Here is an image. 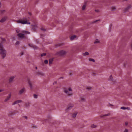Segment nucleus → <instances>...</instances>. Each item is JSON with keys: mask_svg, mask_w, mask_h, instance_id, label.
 <instances>
[{"mask_svg": "<svg viewBox=\"0 0 132 132\" xmlns=\"http://www.w3.org/2000/svg\"><path fill=\"white\" fill-rule=\"evenodd\" d=\"M82 55L83 56H86L89 55V53L88 52H86L85 53H82Z\"/></svg>", "mask_w": 132, "mask_h": 132, "instance_id": "nucleus-18", "label": "nucleus"}, {"mask_svg": "<svg viewBox=\"0 0 132 132\" xmlns=\"http://www.w3.org/2000/svg\"><path fill=\"white\" fill-rule=\"evenodd\" d=\"M88 60L89 61H91L94 62L95 61V60L94 59L92 58H89Z\"/></svg>", "mask_w": 132, "mask_h": 132, "instance_id": "nucleus-25", "label": "nucleus"}, {"mask_svg": "<svg viewBox=\"0 0 132 132\" xmlns=\"http://www.w3.org/2000/svg\"><path fill=\"white\" fill-rule=\"evenodd\" d=\"M28 84L31 88H32V85L31 82L30 81H28Z\"/></svg>", "mask_w": 132, "mask_h": 132, "instance_id": "nucleus-21", "label": "nucleus"}, {"mask_svg": "<svg viewBox=\"0 0 132 132\" xmlns=\"http://www.w3.org/2000/svg\"><path fill=\"white\" fill-rule=\"evenodd\" d=\"M57 83V82L56 81H54L53 83V85H55V84H56Z\"/></svg>", "mask_w": 132, "mask_h": 132, "instance_id": "nucleus-37", "label": "nucleus"}, {"mask_svg": "<svg viewBox=\"0 0 132 132\" xmlns=\"http://www.w3.org/2000/svg\"><path fill=\"white\" fill-rule=\"evenodd\" d=\"M19 44V42L18 41H17L16 43V44Z\"/></svg>", "mask_w": 132, "mask_h": 132, "instance_id": "nucleus-41", "label": "nucleus"}, {"mask_svg": "<svg viewBox=\"0 0 132 132\" xmlns=\"http://www.w3.org/2000/svg\"><path fill=\"white\" fill-rule=\"evenodd\" d=\"M67 53V52L65 51L62 50L59 52V54L60 55L62 56L65 55Z\"/></svg>", "mask_w": 132, "mask_h": 132, "instance_id": "nucleus-9", "label": "nucleus"}, {"mask_svg": "<svg viewBox=\"0 0 132 132\" xmlns=\"http://www.w3.org/2000/svg\"><path fill=\"white\" fill-rule=\"evenodd\" d=\"M46 55V54L45 53H44L42 54L41 55V56H45V55Z\"/></svg>", "mask_w": 132, "mask_h": 132, "instance_id": "nucleus-34", "label": "nucleus"}, {"mask_svg": "<svg viewBox=\"0 0 132 132\" xmlns=\"http://www.w3.org/2000/svg\"><path fill=\"white\" fill-rule=\"evenodd\" d=\"M96 125L94 124H92L91 126V127L92 128H96Z\"/></svg>", "mask_w": 132, "mask_h": 132, "instance_id": "nucleus-23", "label": "nucleus"}, {"mask_svg": "<svg viewBox=\"0 0 132 132\" xmlns=\"http://www.w3.org/2000/svg\"><path fill=\"white\" fill-rule=\"evenodd\" d=\"M22 102V101L21 100H19L15 101L13 103L12 105H14L16 104H18L19 103H21Z\"/></svg>", "mask_w": 132, "mask_h": 132, "instance_id": "nucleus-12", "label": "nucleus"}, {"mask_svg": "<svg viewBox=\"0 0 132 132\" xmlns=\"http://www.w3.org/2000/svg\"><path fill=\"white\" fill-rule=\"evenodd\" d=\"M42 30H44V29H42Z\"/></svg>", "mask_w": 132, "mask_h": 132, "instance_id": "nucleus-48", "label": "nucleus"}, {"mask_svg": "<svg viewBox=\"0 0 132 132\" xmlns=\"http://www.w3.org/2000/svg\"><path fill=\"white\" fill-rule=\"evenodd\" d=\"M15 76H11L9 79V82H12L13 81V80L15 78Z\"/></svg>", "mask_w": 132, "mask_h": 132, "instance_id": "nucleus-10", "label": "nucleus"}, {"mask_svg": "<svg viewBox=\"0 0 132 132\" xmlns=\"http://www.w3.org/2000/svg\"><path fill=\"white\" fill-rule=\"evenodd\" d=\"M6 51L4 48L3 45V44H0V55L3 58H4L6 56Z\"/></svg>", "mask_w": 132, "mask_h": 132, "instance_id": "nucleus-1", "label": "nucleus"}, {"mask_svg": "<svg viewBox=\"0 0 132 132\" xmlns=\"http://www.w3.org/2000/svg\"><path fill=\"white\" fill-rule=\"evenodd\" d=\"M86 7V5H84L82 7V10H84L85 9Z\"/></svg>", "mask_w": 132, "mask_h": 132, "instance_id": "nucleus-30", "label": "nucleus"}, {"mask_svg": "<svg viewBox=\"0 0 132 132\" xmlns=\"http://www.w3.org/2000/svg\"><path fill=\"white\" fill-rule=\"evenodd\" d=\"M36 75L37 76H42L45 75L44 73L42 72H38L36 73Z\"/></svg>", "mask_w": 132, "mask_h": 132, "instance_id": "nucleus-7", "label": "nucleus"}, {"mask_svg": "<svg viewBox=\"0 0 132 132\" xmlns=\"http://www.w3.org/2000/svg\"><path fill=\"white\" fill-rule=\"evenodd\" d=\"M4 91V89H0V92H3Z\"/></svg>", "mask_w": 132, "mask_h": 132, "instance_id": "nucleus-35", "label": "nucleus"}, {"mask_svg": "<svg viewBox=\"0 0 132 132\" xmlns=\"http://www.w3.org/2000/svg\"><path fill=\"white\" fill-rule=\"evenodd\" d=\"M23 117L25 119H28V117H27V116H23Z\"/></svg>", "mask_w": 132, "mask_h": 132, "instance_id": "nucleus-36", "label": "nucleus"}, {"mask_svg": "<svg viewBox=\"0 0 132 132\" xmlns=\"http://www.w3.org/2000/svg\"><path fill=\"white\" fill-rule=\"evenodd\" d=\"M16 22L18 23H20L22 24H29L30 22L28 20L27 18L24 17L21 19L16 21Z\"/></svg>", "mask_w": 132, "mask_h": 132, "instance_id": "nucleus-2", "label": "nucleus"}, {"mask_svg": "<svg viewBox=\"0 0 132 132\" xmlns=\"http://www.w3.org/2000/svg\"><path fill=\"white\" fill-rule=\"evenodd\" d=\"M11 93H10L7 96L6 98L4 100L5 102H6L9 100L11 98Z\"/></svg>", "mask_w": 132, "mask_h": 132, "instance_id": "nucleus-6", "label": "nucleus"}, {"mask_svg": "<svg viewBox=\"0 0 132 132\" xmlns=\"http://www.w3.org/2000/svg\"><path fill=\"white\" fill-rule=\"evenodd\" d=\"M100 21V19L96 20H95L93 21L92 22V23H95L97 22L98 21Z\"/></svg>", "mask_w": 132, "mask_h": 132, "instance_id": "nucleus-24", "label": "nucleus"}, {"mask_svg": "<svg viewBox=\"0 0 132 132\" xmlns=\"http://www.w3.org/2000/svg\"><path fill=\"white\" fill-rule=\"evenodd\" d=\"M1 12L2 13H4L5 12V10H1Z\"/></svg>", "mask_w": 132, "mask_h": 132, "instance_id": "nucleus-32", "label": "nucleus"}, {"mask_svg": "<svg viewBox=\"0 0 132 132\" xmlns=\"http://www.w3.org/2000/svg\"><path fill=\"white\" fill-rule=\"evenodd\" d=\"M125 124L126 125H127L128 124V123L127 122H126L125 123Z\"/></svg>", "mask_w": 132, "mask_h": 132, "instance_id": "nucleus-45", "label": "nucleus"}, {"mask_svg": "<svg viewBox=\"0 0 132 132\" xmlns=\"http://www.w3.org/2000/svg\"><path fill=\"white\" fill-rule=\"evenodd\" d=\"M16 32L17 33H22L23 34H30V32L28 31H21L19 29H16Z\"/></svg>", "mask_w": 132, "mask_h": 132, "instance_id": "nucleus-4", "label": "nucleus"}, {"mask_svg": "<svg viewBox=\"0 0 132 132\" xmlns=\"http://www.w3.org/2000/svg\"><path fill=\"white\" fill-rule=\"evenodd\" d=\"M73 106L74 105L73 104H70L69 105L66 109V111H68V110L71 109L73 107Z\"/></svg>", "mask_w": 132, "mask_h": 132, "instance_id": "nucleus-8", "label": "nucleus"}, {"mask_svg": "<svg viewBox=\"0 0 132 132\" xmlns=\"http://www.w3.org/2000/svg\"><path fill=\"white\" fill-rule=\"evenodd\" d=\"M72 89L71 87H69L68 89H64V93L67 94L69 96H71L73 95V93L72 91Z\"/></svg>", "mask_w": 132, "mask_h": 132, "instance_id": "nucleus-3", "label": "nucleus"}, {"mask_svg": "<svg viewBox=\"0 0 132 132\" xmlns=\"http://www.w3.org/2000/svg\"><path fill=\"white\" fill-rule=\"evenodd\" d=\"M77 37L75 35H73L71 36L70 37V39L71 40H72L75 39H77Z\"/></svg>", "mask_w": 132, "mask_h": 132, "instance_id": "nucleus-13", "label": "nucleus"}, {"mask_svg": "<svg viewBox=\"0 0 132 132\" xmlns=\"http://www.w3.org/2000/svg\"><path fill=\"white\" fill-rule=\"evenodd\" d=\"M132 6L131 5H128L125 9V11H126L128 10L129 9L131 8Z\"/></svg>", "mask_w": 132, "mask_h": 132, "instance_id": "nucleus-15", "label": "nucleus"}, {"mask_svg": "<svg viewBox=\"0 0 132 132\" xmlns=\"http://www.w3.org/2000/svg\"><path fill=\"white\" fill-rule=\"evenodd\" d=\"M30 104L29 102H26L25 103V106L26 108H29L30 107Z\"/></svg>", "mask_w": 132, "mask_h": 132, "instance_id": "nucleus-16", "label": "nucleus"}, {"mask_svg": "<svg viewBox=\"0 0 132 132\" xmlns=\"http://www.w3.org/2000/svg\"><path fill=\"white\" fill-rule=\"evenodd\" d=\"M32 46L34 48H35L36 47L35 46L32 45Z\"/></svg>", "mask_w": 132, "mask_h": 132, "instance_id": "nucleus-43", "label": "nucleus"}, {"mask_svg": "<svg viewBox=\"0 0 132 132\" xmlns=\"http://www.w3.org/2000/svg\"><path fill=\"white\" fill-rule=\"evenodd\" d=\"M25 91V89L24 88L21 89L19 91V93L20 94H22Z\"/></svg>", "mask_w": 132, "mask_h": 132, "instance_id": "nucleus-11", "label": "nucleus"}, {"mask_svg": "<svg viewBox=\"0 0 132 132\" xmlns=\"http://www.w3.org/2000/svg\"><path fill=\"white\" fill-rule=\"evenodd\" d=\"M52 63V61H51L50 60V61H49V63H50V64H51V63Z\"/></svg>", "mask_w": 132, "mask_h": 132, "instance_id": "nucleus-42", "label": "nucleus"}, {"mask_svg": "<svg viewBox=\"0 0 132 132\" xmlns=\"http://www.w3.org/2000/svg\"><path fill=\"white\" fill-rule=\"evenodd\" d=\"M36 69H37V67H36Z\"/></svg>", "mask_w": 132, "mask_h": 132, "instance_id": "nucleus-47", "label": "nucleus"}, {"mask_svg": "<svg viewBox=\"0 0 132 132\" xmlns=\"http://www.w3.org/2000/svg\"><path fill=\"white\" fill-rule=\"evenodd\" d=\"M85 101V99L84 97H81L80 98V101L81 102H84Z\"/></svg>", "mask_w": 132, "mask_h": 132, "instance_id": "nucleus-19", "label": "nucleus"}, {"mask_svg": "<svg viewBox=\"0 0 132 132\" xmlns=\"http://www.w3.org/2000/svg\"><path fill=\"white\" fill-rule=\"evenodd\" d=\"M109 80L110 81H112L113 80V77L111 75L110 76L109 78Z\"/></svg>", "mask_w": 132, "mask_h": 132, "instance_id": "nucleus-26", "label": "nucleus"}, {"mask_svg": "<svg viewBox=\"0 0 132 132\" xmlns=\"http://www.w3.org/2000/svg\"><path fill=\"white\" fill-rule=\"evenodd\" d=\"M128 108H125L124 107H122L121 108V109L122 110H125L126 109Z\"/></svg>", "mask_w": 132, "mask_h": 132, "instance_id": "nucleus-31", "label": "nucleus"}, {"mask_svg": "<svg viewBox=\"0 0 132 132\" xmlns=\"http://www.w3.org/2000/svg\"><path fill=\"white\" fill-rule=\"evenodd\" d=\"M91 88L92 87L90 86H87L86 88V89L88 90H90L91 89Z\"/></svg>", "mask_w": 132, "mask_h": 132, "instance_id": "nucleus-29", "label": "nucleus"}, {"mask_svg": "<svg viewBox=\"0 0 132 132\" xmlns=\"http://www.w3.org/2000/svg\"><path fill=\"white\" fill-rule=\"evenodd\" d=\"M128 130L126 129L124 131V132H128Z\"/></svg>", "mask_w": 132, "mask_h": 132, "instance_id": "nucleus-38", "label": "nucleus"}, {"mask_svg": "<svg viewBox=\"0 0 132 132\" xmlns=\"http://www.w3.org/2000/svg\"><path fill=\"white\" fill-rule=\"evenodd\" d=\"M23 53L22 52H21V53H20V55H23Z\"/></svg>", "mask_w": 132, "mask_h": 132, "instance_id": "nucleus-40", "label": "nucleus"}, {"mask_svg": "<svg viewBox=\"0 0 132 132\" xmlns=\"http://www.w3.org/2000/svg\"><path fill=\"white\" fill-rule=\"evenodd\" d=\"M77 112H75L71 114V117L72 118H75L76 117L77 114Z\"/></svg>", "mask_w": 132, "mask_h": 132, "instance_id": "nucleus-14", "label": "nucleus"}, {"mask_svg": "<svg viewBox=\"0 0 132 132\" xmlns=\"http://www.w3.org/2000/svg\"><path fill=\"white\" fill-rule=\"evenodd\" d=\"M22 33H20L18 35V36L19 37V38L20 39H23L24 38V34Z\"/></svg>", "mask_w": 132, "mask_h": 132, "instance_id": "nucleus-5", "label": "nucleus"}, {"mask_svg": "<svg viewBox=\"0 0 132 132\" xmlns=\"http://www.w3.org/2000/svg\"><path fill=\"white\" fill-rule=\"evenodd\" d=\"M95 11H96L97 12H98V11H99L98 10H95Z\"/></svg>", "mask_w": 132, "mask_h": 132, "instance_id": "nucleus-46", "label": "nucleus"}, {"mask_svg": "<svg viewBox=\"0 0 132 132\" xmlns=\"http://www.w3.org/2000/svg\"><path fill=\"white\" fill-rule=\"evenodd\" d=\"M7 18L5 17L3 18L0 21V22H4L6 20Z\"/></svg>", "mask_w": 132, "mask_h": 132, "instance_id": "nucleus-17", "label": "nucleus"}, {"mask_svg": "<svg viewBox=\"0 0 132 132\" xmlns=\"http://www.w3.org/2000/svg\"><path fill=\"white\" fill-rule=\"evenodd\" d=\"M2 42L1 43H2L3 44V42H5V39L3 38H1V39Z\"/></svg>", "mask_w": 132, "mask_h": 132, "instance_id": "nucleus-27", "label": "nucleus"}, {"mask_svg": "<svg viewBox=\"0 0 132 132\" xmlns=\"http://www.w3.org/2000/svg\"><path fill=\"white\" fill-rule=\"evenodd\" d=\"M100 43V40L98 39H96L95 40V41L94 42V43L95 44H98Z\"/></svg>", "mask_w": 132, "mask_h": 132, "instance_id": "nucleus-20", "label": "nucleus"}, {"mask_svg": "<svg viewBox=\"0 0 132 132\" xmlns=\"http://www.w3.org/2000/svg\"><path fill=\"white\" fill-rule=\"evenodd\" d=\"M44 63H45V64H47L48 63V61L47 60H45V61H44Z\"/></svg>", "mask_w": 132, "mask_h": 132, "instance_id": "nucleus-33", "label": "nucleus"}, {"mask_svg": "<svg viewBox=\"0 0 132 132\" xmlns=\"http://www.w3.org/2000/svg\"><path fill=\"white\" fill-rule=\"evenodd\" d=\"M34 98H37L38 97V95L36 94H34Z\"/></svg>", "mask_w": 132, "mask_h": 132, "instance_id": "nucleus-28", "label": "nucleus"}, {"mask_svg": "<svg viewBox=\"0 0 132 132\" xmlns=\"http://www.w3.org/2000/svg\"><path fill=\"white\" fill-rule=\"evenodd\" d=\"M128 108L127 109H128V110L130 109V108H129L127 107V108Z\"/></svg>", "mask_w": 132, "mask_h": 132, "instance_id": "nucleus-44", "label": "nucleus"}, {"mask_svg": "<svg viewBox=\"0 0 132 132\" xmlns=\"http://www.w3.org/2000/svg\"><path fill=\"white\" fill-rule=\"evenodd\" d=\"M111 9L112 11H114L116 10V8L114 6H112L111 7Z\"/></svg>", "mask_w": 132, "mask_h": 132, "instance_id": "nucleus-22", "label": "nucleus"}, {"mask_svg": "<svg viewBox=\"0 0 132 132\" xmlns=\"http://www.w3.org/2000/svg\"><path fill=\"white\" fill-rule=\"evenodd\" d=\"M110 115V114H106L104 115V116H109Z\"/></svg>", "mask_w": 132, "mask_h": 132, "instance_id": "nucleus-39", "label": "nucleus"}]
</instances>
